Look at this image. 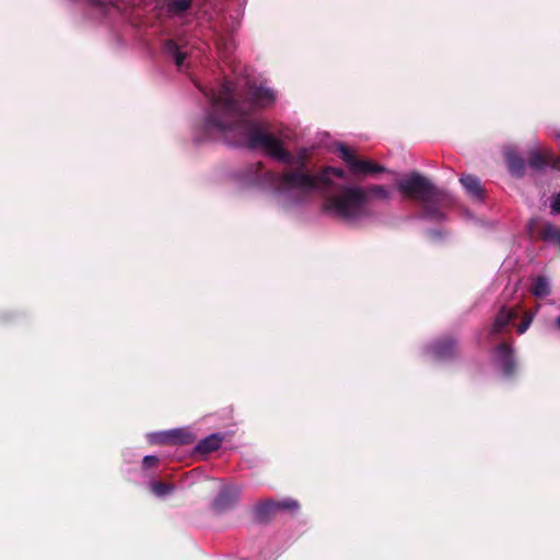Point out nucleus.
Instances as JSON below:
<instances>
[{
    "label": "nucleus",
    "instance_id": "obj_9",
    "mask_svg": "<svg viewBox=\"0 0 560 560\" xmlns=\"http://www.w3.org/2000/svg\"><path fill=\"white\" fill-rule=\"evenodd\" d=\"M511 346L503 343L497 348L495 358L505 374H510L514 368Z\"/></svg>",
    "mask_w": 560,
    "mask_h": 560
},
{
    "label": "nucleus",
    "instance_id": "obj_6",
    "mask_svg": "<svg viewBox=\"0 0 560 560\" xmlns=\"http://www.w3.org/2000/svg\"><path fill=\"white\" fill-rule=\"evenodd\" d=\"M151 443H179V444H189L194 441V436L191 433L185 430H173L170 432L155 433L150 435Z\"/></svg>",
    "mask_w": 560,
    "mask_h": 560
},
{
    "label": "nucleus",
    "instance_id": "obj_18",
    "mask_svg": "<svg viewBox=\"0 0 560 560\" xmlns=\"http://www.w3.org/2000/svg\"><path fill=\"white\" fill-rule=\"evenodd\" d=\"M534 317H535V313H532V312L525 313L522 323L517 327V332L521 335L524 334L530 326Z\"/></svg>",
    "mask_w": 560,
    "mask_h": 560
},
{
    "label": "nucleus",
    "instance_id": "obj_5",
    "mask_svg": "<svg viewBox=\"0 0 560 560\" xmlns=\"http://www.w3.org/2000/svg\"><path fill=\"white\" fill-rule=\"evenodd\" d=\"M340 158L349 165L355 174H374L384 172L385 168L371 160H357L349 149L343 145L338 148Z\"/></svg>",
    "mask_w": 560,
    "mask_h": 560
},
{
    "label": "nucleus",
    "instance_id": "obj_14",
    "mask_svg": "<svg viewBox=\"0 0 560 560\" xmlns=\"http://www.w3.org/2000/svg\"><path fill=\"white\" fill-rule=\"evenodd\" d=\"M164 49L168 55L173 57L177 67H180L184 63V60L186 59V52L180 51L179 46L173 39L166 40Z\"/></svg>",
    "mask_w": 560,
    "mask_h": 560
},
{
    "label": "nucleus",
    "instance_id": "obj_19",
    "mask_svg": "<svg viewBox=\"0 0 560 560\" xmlns=\"http://www.w3.org/2000/svg\"><path fill=\"white\" fill-rule=\"evenodd\" d=\"M298 508V503L294 500H283L279 504H277V509H287V510H295Z\"/></svg>",
    "mask_w": 560,
    "mask_h": 560
},
{
    "label": "nucleus",
    "instance_id": "obj_16",
    "mask_svg": "<svg viewBox=\"0 0 560 560\" xmlns=\"http://www.w3.org/2000/svg\"><path fill=\"white\" fill-rule=\"evenodd\" d=\"M505 155H506L510 171L513 174L520 175L524 168V163H523L522 159H520L518 156L514 155L511 152H506Z\"/></svg>",
    "mask_w": 560,
    "mask_h": 560
},
{
    "label": "nucleus",
    "instance_id": "obj_11",
    "mask_svg": "<svg viewBox=\"0 0 560 560\" xmlns=\"http://www.w3.org/2000/svg\"><path fill=\"white\" fill-rule=\"evenodd\" d=\"M460 183L471 196L477 198L481 197L482 188L477 177L472 175H464L460 177Z\"/></svg>",
    "mask_w": 560,
    "mask_h": 560
},
{
    "label": "nucleus",
    "instance_id": "obj_21",
    "mask_svg": "<svg viewBox=\"0 0 560 560\" xmlns=\"http://www.w3.org/2000/svg\"><path fill=\"white\" fill-rule=\"evenodd\" d=\"M451 346H452V345H451V342H446V343H439V345L434 346L433 351H434V353H435L438 357H441V355L443 354V352H444V348H445V349H448V348H451Z\"/></svg>",
    "mask_w": 560,
    "mask_h": 560
},
{
    "label": "nucleus",
    "instance_id": "obj_2",
    "mask_svg": "<svg viewBox=\"0 0 560 560\" xmlns=\"http://www.w3.org/2000/svg\"><path fill=\"white\" fill-rule=\"evenodd\" d=\"M369 194L388 199L389 192L383 186H372L364 190L358 186H346L326 198L324 209L334 217L343 220H355L369 212Z\"/></svg>",
    "mask_w": 560,
    "mask_h": 560
},
{
    "label": "nucleus",
    "instance_id": "obj_24",
    "mask_svg": "<svg viewBox=\"0 0 560 560\" xmlns=\"http://www.w3.org/2000/svg\"><path fill=\"white\" fill-rule=\"evenodd\" d=\"M93 2H95L97 4H105L107 2V0H93Z\"/></svg>",
    "mask_w": 560,
    "mask_h": 560
},
{
    "label": "nucleus",
    "instance_id": "obj_22",
    "mask_svg": "<svg viewBox=\"0 0 560 560\" xmlns=\"http://www.w3.org/2000/svg\"><path fill=\"white\" fill-rule=\"evenodd\" d=\"M156 463H158V458L155 456L148 455V456H144V458H143V466L145 468H150V467L154 466Z\"/></svg>",
    "mask_w": 560,
    "mask_h": 560
},
{
    "label": "nucleus",
    "instance_id": "obj_23",
    "mask_svg": "<svg viewBox=\"0 0 560 560\" xmlns=\"http://www.w3.org/2000/svg\"><path fill=\"white\" fill-rule=\"evenodd\" d=\"M552 329L556 331H560V316L555 319L552 324Z\"/></svg>",
    "mask_w": 560,
    "mask_h": 560
},
{
    "label": "nucleus",
    "instance_id": "obj_15",
    "mask_svg": "<svg viewBox=\"0 0 560 560\" xmlns=\"http://www.w3.org/2000/svg\"><path fill=\"white\" fill-rule=\"evenodd\" d=\"M191 5V0H170L167 3V11L172 15H180L187 11Z\"/></svg>",
    "mask_w": 560,
    "mask_h": 560
},
{
    "label": "nucleus",
    "instance_id": "obj_20",
    "mask_svg": "<svg viewBox=\"0 0 560 560\" xmlns=\"http://www.w3.org/2000/svg\"><path fill=\"white\" fill-rule=\"evenodd\" d=\"M551 211L553 213L560 212V194L556 195L551 200Z\"/></svg>",
    "mask_w": 560,
    "mask_h": 560
},
{
    "label": "nucleus",
    "instance_id": "obj_8",
    "mask_svg": "<svg viewBox=\"0 0 560 560\" xmlns=\"http://www.w3.org/2000/svg\"><path fill=\"white\" fill-rule=\"evenodd\" d=\"M545 164H549L553 168L560 171V155L555 156L549 151H544V152L535 151L532 153V155L529 158V165L533 168H540Z\"/></svg>",
    "mask_w": 560,
    "mask_h": 560
},
{
    "label": "nucleus",
    "instance_id": "obj_17",
    "mask_svg": "<svg viewBox=\"0 0 560 560\" xmlns=\"http://www.w3.org/2000/svg\"><path fill=\"white\" fill-rule=\"evenodd\" d=\"M150 489L155 495L164 497L172 492L173 487L163 482H152Z\"/></svg>",
    "mask_w": 560,
    "mask_h": 560
},
{
    "label": "nucleus",
    "instance_id": "obj_3",
    "mask_svg": "<svg viewBox=\"0 0 560 560\" xmlns=\"http://www.w3.org/2000/svg\"><path fill=\"white\" fill-rule=\"evenodd\" d=\"M269 177L277 185L280 192L287 195L293 201H300L314 190L326 189L335 185L334 179L342 178L343 172L338 168L326 167L318 175L293 172L281 176L270 174Z\"/></svg>",
    "mask_w": 560,
    "mask_h": 560
},
{
    "label": "nucleus",
    "instance_id": "obj_10",
    "mask_svg": "<svg viewBox=\"0 0 560 560\" xmlns=\"http://www.w3.org/2000/svg\"><path fill=\"white\" fill-rule=\"evenodd\" d=\"M516 316L517 311L502 308L495 317L492 331L494 334L501 332Z\"/></svg>",
    "mask_w": 560,
    "mask_h": 560
},
{
    "label": "nucleus",
    "instance_id": "obj_4",
    "mask_svg": "<svg viewBox=\"0 0 560 560\" xmlns=\"http://www.w3.org/2000/svg\"><path fill=\"white\" fill-rule=\"evenodd\" d=\"M398 190L408 198L424 202L425 212L430 218H439L440 214L432 209V203L444 200V194L436 189L429 179L417 172H412L397 182Z\"/></svg>",
    "mask_w": 560,
    "mask_h": 560
},
{
    "label": "nucleus",
    "instance_id": "obj_25",
    "mask_svg": "<svg viewBox=\"0 0 560 560\" xmlns=\"http://www.w3.org/2000/svg\"><path fill=\"white\" fill-rule=\"evenodd\" d=\"M268 506H269V508H272V509H273V508H276V505H275V503H273V502L268 503Z\"/></svg>",
    "mask_w": 560,
    "mask_h": 560
},
{
    "label": "nucleus",
    "instance_id": "obj_7",
    "mask_svg": "<svg viewBox=\"0 0 560 560\" xmlns=\"http://www.w3.org/2000/svg\"><path fill=\"white\" fill-rule=\"evenodd\" d=\"M238 493L240 490L236 486L231 485L223 487L213 502V508L217 511H223L232 506L235 503Z\"/></svg>",
    "mask_w": 560,
    "mask_h": 560
},
{
    "label": "nucleus",
    "instance_id": "obj_1",
    "mask_svg": "<svg viewBox=\"0 0 560 560\" xmlns=\"http://www.w3.org/2000/svg\"><path fill=\"white\" fill-rule=\"evenodd\" d=\"M247 98L248 103H237L234 98L233 84L223 83L219 92L210 96L213 113L206 119L207 128L219 131L234 130L249 148L260 149L276 160L288 162L289 153L282 148V143L248 117L249 109L273 104L275 92L262 85L253 86L247 93Z\"/></svg>",
    "mask_w": 560,
    "mask_h": 560
},
{
    "label": "nucleus",
    "instance_id": "obj_12",
    "mask_svg": "<svg viewBox=\"0 0 560 560\" xmlns=\"http://www.w3.org/2000/svg\"><path fill=\"white\" fill-rule=\"evenodd\" d=\"M530 292L536 298H545L550 294V282L546 277H537L533 280Z\"/></svg>",
    "mask_w": 560,
    "mask_h": 560
},
{
    "label": "nucleus",
    "instance_id": "obj_13",
    "mask_svg": "<svg viewBox=\"0 0 560 560\" xmlns=\"http://www.w3.org/2000/svg\"><path fill=\"white\" fill-rule=\"evenodd\" d=\"M222 439L219 434H211L201 440L197 445V451L200 453H210L220 447Z\"/></svg>",
    "mask_w": 560,
    "mask_h": 560
}]
</instances>
